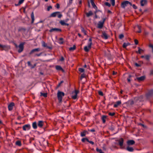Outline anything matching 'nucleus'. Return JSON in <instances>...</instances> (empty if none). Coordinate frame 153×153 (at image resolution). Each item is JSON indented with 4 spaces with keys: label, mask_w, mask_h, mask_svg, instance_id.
Returning a JSON list of instances; mask_svg holds the SVG:
<instances>
[{
    "label": "nucleus",
    "mask_w": 153,
    "mask_h": 153,
    "mask_svg": "<svg viewBox=\"0 0 153 153\" xmlns=\"http://www.w3.org/2000/svg\"><path fill=\"white\" fill-rule=\"evenodd\" d=\"M121 101H117L116 103L114 105V106L115 108H116L118 107V105L121 104Z\"/></svg>",
    "instance_id": "obj_27"
},
{
    "label": "nucleus",
    "mask_w": 153,
    "mask_h": 153,
    "mask_svg": "<svg viewBox=\"0 0 153 153\" xmlns=\"http://www.w3.org/2000/svg\"><path fill=\"white\" fill-rule=\"evenodd\" d=\"M138 51H137L136 52L137 53H138L139 54H141V51H143V50L142 49H140L139 47H138Z\"/></svg>",
    "instance_id": "obj_39"
},
{
    "label": "nucleus",
    "mask_w": 153,
    "mask_h": 153,
    "mask_svg": "<svg viewBox=\"0 0 153 153\" xmlns=\"http://www.w3.org/2000/svg\"><path fill=\"white\" fill-rule=\"evenodd\" d=\"M32 127L33 129H36L37 128V124L36 122H34L32 123Z\"/></svg>",
    "instance_id": "obj_28"
},
{
    "label": "nucleus",
    "mask_w": 153,
    "mask_h": 153,
    "mask_svg": "<svg viewBox=\"0 0 153 153\" xmlns=\"http://www.w3.org/2000/svg\"><path fill=\"white\" fill-rule=\"evenodd\" d=\"M85 141L87 142L88 141V139L86 138H83L81 139L82 142L83 143H85Z\"/></svg>",
    "instance_id": "obj_37"
},
{
    "label": "nucleus",
    "mask_w": 153,
    "mask_h": 153,
    "mask_svg": "<svg viewBox=\"0 0 153 153\" xmlns=\"http://www.w3.org/2000/svg\"><path fill=\"white\" fill-rule=\"evenodd\" d=\"M135 65L137 67H139L140 66V65L137 63H135Z\"/></svg>",
    "instance_id": "obj_63"
},
{
    "label": "nucleus",
    "mask_w": 153,
    "mask_h": 153,
    "mask_svg": "<svg viewBox=\"0 0 153 153\" xmlns=\"http://www.w3.org/2000/svg\"><path fill=\"white\" fill-rule=\"evenodd\" d=\"M126 149L129 152H133L134 151V149L132 147H129V146L127 147Z\"/></svg>",
    "instance_id": "obj_22"
},
{
    "label": "nucleus",
    "mask_w": 153,
    "mask_h": 153,
    "mask_svg": "<svg viewBox=\"0 0 153 153\" xmlns=\"http://www.w3.org/2000/svg\"><path fill=\"white\" fill-rule=\"evenodd\" d=\"M90 2L91 3V5L95 9H97V7L95 5L94 3V0H90Z\"/></svg>",
    "instance_id": "obj_24"
},
{
    "label": "nucleus",
    "mask_w": 153,
    "mask_h": 153,
    "mask_svg": "<svg viewBox=\"0 0 153 153\" xmlns=\"http://www.w3.org/2000/svg\"><path fill=\"white\" fill-rule=\"evenodd\" d=\"M43 121H42L40 120L38 121L37 125L39 127L41 128L43 127Z\"/></svg>",
    "instance_id": "obj_18"
},
{
    "label": "nucleus",
    "mask_w": 153,
    "mask_h": 153,
    "mask_svg": "<svg viewBox=\"0 0 153 153\" xmlns=\"http://www.w3.org/2000/svg\"><path fill=\"white\" fill-rule=\"evenodd\" d=\"M105 4L108 7H110L111 6V4L108 2H105Z\"/></svg>",
    "instance_id": "obj_47"
},
{
    "label": "nucleus",
    "mask_w": 153,
    "mask_h": 153,
    "mask_svg": "<svg viewBox=\"0 0 153 153\" xmlns=\"http://www.w3.org/2000/svg\"><path fill=\"white\" fill-rule=\"evenodd\" d=\"M73 0H69L67 4V7H69L72 4Z\"/></svg>",
    "instance_id": "obj_40"
},
{
    "label": "nucleus",
    "mask_w": 153,
    "mask_h": 153,
    "mask_svg": "<svg viewBox=\"0 0 153 153\" xmlns=\"http://www.w3.org/2000/svg\"><path fill=\"white\" fill-rule=\"evenodd\" d=\"M101 36L102 38H104L105 39H106L108 38V36L107 34L105 32L102 33V35Z\"/></svg>",
    "instance_id": "obj_20"
},
{
    "label": "nucleus",
    "mask_w": 153,
    "mask_h": 153,
    "mask_svg": "<svg viewBox=\"0 0 153 153\" xmlns=\"http://www.w3.org/2000/svg\"><path fill=\"white\" fill-rule=\"evenodd\" d=\"M59 23L62 26L67 25L68 26L69 25V24L65 23L64 20H61L60 21Z\"/></svg>",
    "instance_id": "obj_21"
},
{
    "label": "nucleus",
    "mask_w": 153,
    "mask_h": 153,
    "mask_svg": "<svg viewBox=\"0 0 153 153\" xmlns=\"http://www.w3.org/2000/svg\"><path fill=\"white\" fill-rule=\"evenodd\" d=\"M49 32L51 33L54 32H61L62 30L61 29L58 28H52L49 30Z\"/></svg>",
    "instance_id": "obj_6"
},
{
    "label": "nucleus",
    "mask_w": 153,
    "mask_h": 153,
    "mask_svg": "<svg viewBox=\"0 0 153 153\" xmlns=\"http://www.w3.org/2000/svg\"><path fill=\"white\" fill-rule=\"evenodd\" d=\"M42 46L44 48H46L47 49L50 50H52V47L51 45H49L48 44L46 43L44 41H42Z\"/></svg>",
    "instance_id": "obj_5"
},
{
    "label": "nucleus",
    "mask_w": 153,
    "mask_h": 153,
    "mask_svg": "<svg viewBox=\"0 0 153 153\" xmlns=\"http://www.w3.org/2000/svg\"><path fill=\"white\" fill-rule=\"evenodd\" d=\"M16 145L19 146H20L22 145L21 142L19 140L17 141L16 142Z\"/></svg>",
    "instance_id": "obj_34"
},
{
    "label": "nucleus",
    "mask_w": 153,
    "mask_h": 153,
    "mask_svg": "<svg viewBox=\"0 0 153 153\" xmlns=\"http://www.w3.org/2000/svg\"><path fill=\"white\" fill-rule=\"evenodd\" d=\"M36 63H35L33 65H32L31 66V68L32 69L33 68L36 66Z\"/></svg>",
    "instance_id": "obj_56"
},
{
    "label": "nucleus",
    "mask_w": 153,
    "mask_h": 153,
    "mask_svg": "<svg viewBox=\"0 0 153 153\" xmlns=\"http://www.w3.org/2000/svg\"><path fill=\"white\" fill-rule=\"evenodd\" d=\"M147 3L146 0H141L140 1L141 5L142 6H144Z\"/></svg>",
    "instance_id": "obj_23"
},
{
    "label": "nucleus",
    "mask_w": 153,
    "mask_h": 153,
    "mask_svg": "<svg viewBox=\"0 0 153 153\" xmlns=\"http://www.w3.org/2000/svg\"><path fill=\"white\" fill-rule=\"evenodd\" d=\"M87 142H89V143H90L92 145H94V143L93 141H89L88 139V141Z\"/></svg>",
    "instance_id": "obj_60"
},
{
    "label": "nucleus",
    "mask_w": 153,
    "mask_h": 153,
    "mask_svg": "<svg viewBox=\"0 0 153 153\" xmlns=\"http://www.w3.org/2000/svg\"><path fill=\"white\" fill-rule=\"evenodd\" d=\"M56 69L58 71H61L62 72H64V70L62 69V67L59 65H56Z\"/></svg>",
    "instance_id": "obj_19"
},
{
    "label": "nucleus",
    "mask_w": 153,
    "mask_h": 153,
    "mask_svg": "<svg viewBox=\"0 0 153 153\" xmlns=\"http://www.w3.org/2000/svg\"><path fill=\"white\" fill-rule=\"evenodd\" d=\"M85 77V75L84 74H82L81 75L80 78V79L81 80H82V79Z\"/></svg>",
    "instance_id": "obj_46"
},
{
    "label": "nucleus",
    "mask_w": 153,
    "mask_h": 153,
    "mask_svg": "<svg viewBox=\"0 0 153 153\" xmlns=\"http://www.w3.org/2000/svg\"><path fill=\"white\" fill-rule=\"evenodd\" d=\"M14 105V103L13 102L10 103L8 106V109L9 111H10L13 109V107Z\"/></svg>",
    "instance_id": "obj_15"
},
{
    "label": "nucleus",
    "mask_w": 153,
    "mask_h": 153,
    "mask_svg": "<svg viewBox=\"0 0 153 153\" xmlns=\"http://www.w3.org/2000/svg\"><path fill=\"white\" fill-rule=\"evenodd\" d=\"M96 150L97 152H100V153H104V152H102L101 149H99L98 148H96Z\"/></svg>",
    "instance_id": "obj_42"
},
{
    "label": "nucleus",
    "mask_w": 153,
    "mask_h": 153,
    "mask_svg": "<svg viewBox=\"0 0 153 153\" xmlns=\"http://www.w3.org/2000/svg\"><path fill=\"white\" fill-rule=\"evenodd\" d=\"M76 49V46L75 45H74L73 47H71L70 48H69V50L70 51H73L74 50Z\"/></svg>",
    "instance_id": "obj_43"
},
{
    "label": "nucleus",
    "mask_w": 153,
    "mask_h": 153,
    "mask_svg": "<svg viewBox=\"0 0 153 153\" xmlns=\"http://www.w3.org/2000/svg\"><path fill=\"white\" fill-rule=\"evenodd\" d=\"M85 135H86L85 134V133L84 132H83V131L81 132L80 136L81 137H84L85 136Z\"/></svg>",
    "instance_id": "obj_48"
},
{
    "label": "nucleus",
    "mask_w": 153,
    "mask_h": 153,
    "mask_svg": "<svg viewBox=\"0 0 153 153\" xmlns=\"http://www.w3.org/2000/svg\"><path fill=\"white\" fill-rule=\"evenodd\" d=\"M64 59V57L63 56H62L60 59V61H63Z\"/></svg>",
    "instance_id": "obj_62"
},
{
    "label": "nucleus",
    "mask_w": 153,
    "mask_h": 153,
    "mask_svg": "<svg viewBox=\"0 0 153 153\" xmlns=\"http://www.w3.org/2000/svg\"><path fill=\"white\" fill-rule=\"evenodd\" d=\"M40 94V96H43L45 97H47V93H42L41 92Z\"/></svg>",
    "instance_id": "obj_35"
},
{
    "label": "nucleus",
    "mask_w": 153,
    "mask_h": 153,
    "mask_svg": "<svg viewBox=\"0 0 153 153\" xmlns=\"http://www.w3.org/2000/svg\"><path fill=\"white\" fill-rule=\"evenodd\" d=\"M27 65H28V66H29L31 67V66H32V65L30 63V61H28L27 62Z\"/></svg>",
    "instance_id": "obj_61"
},
{
    "label": "nucleus",
    "mask_w": 153,
    "mask_h": 153,
    "mask_svg": "<svg viewBox=\"0 0 153 153\" xmlns=\"http://www.w3.org/2000/svg\"><path fill=\"white\" fill-rule=\"evenodd\" d=\"M110 129L112 131H113L114 129V126H113V125H112L110 127Z\"/></svg>",
    "instance_id": "obj_54"
},
{
    "label": "nucleus",
    "mask_w": 153,
    "mask_h": 153,
    "mask_svg": "<svg viewBox=\"0 0 153 153\" xmlns=\"http://www.w3.org/2000/svg\"><path fill=\"white\" fill-rule=\"evenodd\" d=\"M115 113L114 112H113V113L109 112L108 113V115L109 116H114L115 115Z\"/></svg>",
    "instance_id": "obj_51"
},
{
    "label": "nucleus",
    "mask_w": 153,
    "mask_h": 153,
    "mask_svg": "<svg viewBox=\"0 0 153 153\" xmlns=\"http://www.w3.org/2000/svg\"><path fill=\"white\" fill-rule=\"evenodd\" d=\"M123 139L122 138H121L118 141L119 144L120 146L121 147V148L122 149L125 148L123 146Z\"/></svg>",
    "instance_id": "obj_8"
},
{
    "label": "nucleus",
    "mask_w": 153,
    "mask_h": 153,
    "mask_svg": "<svg viewBox=\"0 0 153 153\" xmlns=\"http://www.w3.org/2000/svg\"><path fill=\"white\" fill-rule=\"evenodd\" d=\"M134 42H135V45H137L138 44V41L137 39H135L134 40Z\"/></svg>",
    "instance_id": "obj_58"
},
{
    "label": "nucleus",
    "mask_w": 153,
    "mask_h": 153,
    "mask_svg": "<svg viewBox=\"0 0 153 153\" xmlns=\"http://www.w3.org/2000/svg\"><path fill=\"white\" fill-rule=\"evenodd\" d=\"M151 56L149 55H145V59L147 61H149V60Z\"/></svg>",
    "instance_id": "obj_32"
},
{
    "label": "nucleus",
    "mask_w": 153,
    "mask_h": 153,
    "mask_svg": "<svg viewBox=\"0 0 153 153\" xmlns=\"http://www.w3.org/2000/svg\"><path fill=\"white\" fill-rule=\"evenodd\" d=\"M63 39L62 38H61L59 39V43L60 44H62L63 43Z\"/></svg>",
    "instance_id": "obj_33"
},
{
    "label": "nucleus",
    "mask_w": 153,
    "mask_h": 153,
    "mask_svg": "<svg viewBox=\"0 0 153 153\" xmlns=\"http://www.w3.org/2000/svg\"><path fill=\"white\" fill-rule=\"evenodd\" d=\"M81 31L85 35H86V31L83 27H81Z\"/></svg>",
    "instance_id": "obj_36"
},
{
    "label": "nucleus",
    "mask_w": 153,
    "mask_h": 153,
    "mask_svg": "<svg viewBox=\"0 0 153 153\" xmlns=\"http://www.w3.org/2000/svg\"><path fill=\"white\" fill-rule=\"evenodd\" d=\"M10 48V46L7 45H2L0 44V50L1 51H8Z\"/></svg>",
    "instance_id": "obj_4"
},
{
    "label": "nucleus",
    "mask_w": 153,
    "mask_h": 153,
    "mask_svg": "<svg viewBox=\"0 0 153 153\" xmlns=\"http://www.w3.org/2000/svg\"><path fill=\"white\" fill-rule=\"evenodd\" d=\"M30 128L31 127L30 124H27L24 125L22 127V128L23 130L26 131L30 130Z\"/></svg>",
    "instance_id": "obj_9"
},
{
    "label": "nucleus",
    "mask_w": 153,
    "mask_h": 153,
    "mask_svg": "<svg viewBox=\"0 0 153 153\" xmlns=\"http://www.w3.org/2000/svg\"><path fill=\"white\" fill-rule=\"evenodd\" d=\"M127 46V44H126V43L124 42L123 43V48H125Z\"/></svg>",
    "instance_id": "obj_49"
},
{
    "label": "nucleus",
    "mask_w": 153,
    "mask_h": 153,
    "mask_svg": "<svg viewBox=\"0 0 153 153\" xmlns=\"http://www.w3.org/2000/svg\"><path fill=\"white\" fill-rule=\"evenodd\" d=\"M92 44V43L88 44V46H85L84 47V49L85 51L88 52L89 51V49L91 48Z\"/></svg>",
    "instance_id": "obj_7"
},
{
    "label": "nucleus",
    "mask_w": 153,
    "mask_h": 153,
    "mask_svg": "<svg viewBox=\"0 0 153 153\" xmlns=\"http://www.w3.org/2000/svg\"><path fill=\"white\" fill-rule=\"evenodd\" d=\"M26 30V29L23 27H20L18 29V31L19 32L21 31H25Z\"/></svg>",
    "instance_id": "obj_41"
},
{
    "label": "nucleus",
    "mask_w": 153,
    "mask_h": 153,
    "mask_svg": "<svg viewBox=\"0 0 153 153\" xmlns=\"http://www.w3.org/2000/svg\"><path fill=\"white\" fill-rule=\"evenodd\" d=\"M107 116L106 115H103L101 117V119L103 123H105L106 121V119H107Z\"/></svg>",
    "instance_id": "obj_25"
},
{
    "label": "nucleus",
    "mask_w": 153,
    "mask_h": 153,
    "mask_svg": "<svg viewBox=\"0 0 153 153\" xmlns=\"http://www.w3.org/2000/svg\"><path fill=\"white\" fill-rule=\"evenodd\" d=\"M79 92V91L77 90H75L74 92H73L72 94L74 95H73L72 98L73 99L75 100L76 99L77 94Z\"/></svg>",
    "instance_id": "obj_10"
},
{
    "label": "nucleus",
    "mask_w": 153,
    "mask_h": 153,
    "mask_svg": "<svg viewBox=\"0 0 153 153\" xmlns=\"http://www.w3.org/2000/svg\"><path fill=\"white\" fill-rule=\"evenodd\" d=\"M110 2L113 6H114L115 4V0H110Z\"/></svg>",
    "instance_id": "obj_44"
},
{
    "label": "nucleus",
    "mask_w": 153,
    "mask_h": 153,
    "mask_svg": "<svg viewBox=\"0 0 153 153\" xmlns=\"http://www.w3.org/2000/svg\"><path fill=\"white\" fill-rule=\"evenodd\" d=\"M135 143V141L133 140H129L127 142V144L128 146L133 145Z\"/></svg>",
    "instance_id": "obj_14"
},
{
    "label": "nucleus",
    "mask_w": 153,
    "mask_h": 153,
    "mask_svg": "<svg viewBox=\"0 0 153 153\" xmlns=\"http://www.w3.org/2000/svg\"><path fill=\"white\" fill-rule=\"evenodd\" d=\"M128 104H130L131 105H133L134 104H135L134 101L133 100H131L128 102Z\"/></svg>",
    "instance_id": "obj_31"
},
{
    "label": "nucleus",
    "mask_w": 153,
    "mask_h": 153,
    "mask_svg": "<svg viewBox=\"0 0 153 153\" xmlns=\"http://www.w3.org/2000/svg\"><path fill=\"white\" fill-rule=\"evenodd\" d=\"M98 94L99 95L102 96H103V92L101 91H98Z\"/></svg>",
    "instance_id": "obj_53"
},
{
    "label": "nucleus",
    "mask_w": 153,
    "mask_h": 153,
    "mask_svg": "<svg viewBox=\"0 0 153 153\" xmlns=\"http://www.w3.org/2000/svg\"><path fill=\"white\" fill-rule=\"evenodd\" d=\"M24 43H20L19 46V49L18 50L19 53L21 52L23 50Z\"/></svg>",
    "instance_id": "obj_11"
},
{
    "label": "nucleus",
    "mask_w": 153,
    "mask_h": 153,
    "mask_svg": "<svg viewBox=\"0 0 153 153\" xmlns=\"http://www.w3.org/2000/svg\"><path fill=\"white\" fill-rule=\"evenodd\" d=\"M40 48H35L32 50L29 53L30 55H32L35 52H37L40 51Z\"/></svg>",
    "instance_id": "obj_12"
},
{
    "label": "nucleus",
    "mask_w": 153,
    "mask_h": 153,
    "mask_svg": "<svg viewBox=\"0 0 153 153\" xmlns=\"http://www.w3.org/2000/svg\"><path fill=\"white\" fill-rule=\"evenodd\" d=\"M79 71L81 73H83L84 71V69L83 68H79Z\"/></svg>",
    "instance_id": "obj_45"
},
{
    "label": "nucleus",
    "mask_w": 153,
    "mask_h": 153,
    "mask_svg": "<svg viewBox=\"0 0 153 153\" xmlns=\"http://www.w3.org/2000/svg\"><path fill=\"white\" fill-rule=\"evenodd\" d=\"M25 0H19L18 4H16V6H18L22 4L24 1Z\"/></svg>",
    "instance_id": "obj_38"
},
{
    "label": "nucleus",
    "mask_w": 153,
    "mask_h": 153,
    "mask_svg": "<svg viewBox=\"0 0 153 153\" xmlns=\"http://www.w3.org/2000/svg\"><path fill=\"white\" fill-rule=\"evenodd\" d=\"M52 8V7L51 6H48L47 8V10L48 11H49Z\"/></svg>",
    "instance_id": "obj_57"
},
{
    "label": "nucleus",
    "mask_w": 153,
    "mask_h": 153,
    "mask_svg": "<svg viewBox=\"0 0 153 153\" xmlns=\"http://www.w3.org/2000/svg\"><path fill=\"white\" fill-rule=\"evenodd\" d=\"M86 15L87 17H88L93 15V13H92L91 11H90L88 13H86Z\"/></svg>",
    "instance_id": "obj_29"
},
{
    "label": "nucleus",
    "mask_w": 153,
    "mask_h": 153,
    "mask_svg": "<svg viewBox=\"0 0 153 153\" xmlns=\"http://www.w3.org/2000/svg\"><path fill=\"white\" fill-rule=\"evenodd\" d=\"M131 77H132V76L131 75H129V77L127 79V80L128 82H130L131 81L130 78Z\"/></svg>",
    "instance_id": "obj_52"
},
{
    "label": "nucleus",
    "mask_w": 153,
    "mask_h": 153,
    "mask_svg": "<svg viewBox=\"0 0 153 153\" xmlns=\"http://www.w3.org/2000/svg\"><path fill=\"white\" fill-rule=\"evenodd\" d=\"M42 53H41L39 54H36L34 55V56H35V57L36 56H39L42 55Z\"/></svg>",
    "instance_id": "obj_55"
},
{
    "label": "nucleus",
    "mask_w": 153,
    "mask_h": 153,
    "mask_svg": "<svg viewBox=\"0 0 153 153\" xmlns=\"http://www.w3.org/2000/svg\"><path fill=\"white\" fill-rule=\"evenodd\" d=\"M90 43H92V39L91 38H89V42H88V44H89Z\"/></svg>",
    "instance_id": "obj_64"
},
{
    "label": "nucleus",
    "mask_w": 153,
    "mask_h": 153,
    "mask_svg": "<svg viewBox=\"0 0 153 153\" xmlns=\"http://www.w3.org/2000/svg\"><path fill=\"white\" fill-rule=\"evenodd\" d=\"M62 16V15L60 13V12L57 11L53 12L51 13L50 15V17H55L56 16H57L58 18H60Z\"/></svg>",
    "instance_id": "obj_3"
},
{
    "label": "nucleus",
    "mask_w": 153,
    "mask_h": 153,
    "mask_svg": "<svg viewBox=\"0 0 153 153\" xmlns=\"http://www.w3.org/2000/svg\"><path fill=\"white\" fill-rule=\"evenodd\" d=\"M103 22L101 21H99L97 24V28L101 29L102 28L103 25Z\"/></svg>",
    "instance_id": "obj_17"
},
{
    "label": "nucleus",
    "mask_w": 153,
    "mask_h": 153,
    "mask_svg": "<svg viewBox=\"0 0 153 153\" xmlns=\"http://www.w3.org/2000/svg\"><path fill=\"white\" fill-rule=\"evenodd\" d=\"M145 78V77L144 76H141L140 77H138L137 78V79L139 81H140L143 80Z\"/></svg>",
    "instance_id": "obj_26"
},
{
    "label": "nucleus",
    "mask_w": 153,
    "mask_h": 153,
    "mask_svg": "<svg viewBox=\"0 0 153 153\" xmlns=\"http://www.w3.org/2000/svg\"><path fill=\"white\" fill-rule=\"evenodd\" d=\"M143 96L142 95L139 97H137L134 98V101L135 104L138 105V103L143 101Z\"/></svg>",
    "instance_id": "obj_2"
},
{
    "label": "nucleus",
    "mask_w": 153,
    "mask_h": 153,
    "mask_svg": "<svg viewBox=\"0 0 153 153\" xmlns=\"http://www.w3.org/2000/svg\"><path fill=\"white\" fill-rule=\"evenodd\" d=\"M153 95V90L152 89L149 91L146 94V96L147 97L152 96Z\"/></svg>",
    "instance_id": "obj_16"
},
{
    "label": "nucleus",
    "mask_w": 153,
    "mask_h": 153,
    "mask_svg": "<svg viewBox=\"0 0 153 153\" xmlns=\"http://www.w3.org/2000/svg\"><path fill=\"white\" fill-rule=\"evenodd\" d=\"M132 7L134 9H137V7L134 4L132 5Z\"/></svg>",
    "instance_id": "obj_59"
},
{
    "label": "nucleus",
    "mask_w": 153,
    "mask_h": 153,
    "mask_svg": "<svg viewBox=\"0 0 153 153\" xmlns=\"http://www.w3.org/2000/svg\"><path fill=\"white\" fill-rule=\"evenodd\" d=\"M124 37V36L123 34H120L119 35V38L121 39Z\"/></svg>",
    "instance_id": "obj_50"
},
{
    "label": "nucleus",
    "mask_w": 153,
    "mask_h": 153,
    "mask_svg": "<svg viewBox=\"0 0 153 153\" xmlns=\"http://www.w3.org/2000/svg\"><path fill=\"white\" fill-rule=\"evenodd\" d=\"M65 96V93L62 91H58L57 93V97L59 102L60 103L62 102L63 97Z\"/></svg>",
    "instance_id": "obj_1"
},
{
    "label": "nucleus",
    "mask_w": 153,
    "mask_h": 153,
    "mask_svg": "<svg viewBox=\"0 0 153 153\" xmlns=\"http://www.w3.org/2000/svg\"><path fill=\"white\" fill-rule=\"evenodd\" d=\"M128 5V1H125L122 3L121 7L123 8H125Z\"/></svg>",
    "instance_id": "obj_13"
},
{
    "label": "nucleus",
    "mask_w": 153,
    "mask_h": 153,
    "mask_svg": "<svg viewBox=\"0 0 153 153\" xmlns=\"http://www.w3.org/2000/svg\"><path fill=\"white\" fill-rule=\"evenodd\" d=\"M31 17L32 19L31 23H33L34 20V16L33 12H32L31 13Z\"/></svg>",
    "instance_id": "obj_30"
}]
</instances>
